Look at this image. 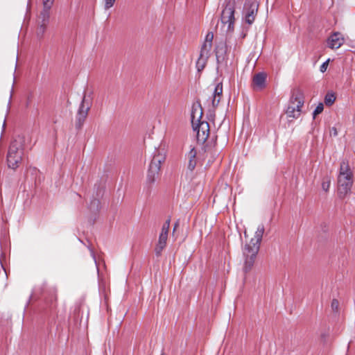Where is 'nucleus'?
Returning a JSON list of instances; mask_svg holds the SVG:
<instances>
[{
	"label": "nucleus",
	"instance_id": "nucleus-19",
	"mask_svg": "<svg viewBox=\"0 0 355 355\" xmlns=\"http://www.w3.org/2000/svg\"><path fill=\"white\" fill-rule=\"evenodd\" d=\"M42 18H43V23L42 24H41L37 29V35L38 37H42L44 33H45V31H46V21H48V19H45L44 18V15H42Z\"/></svg>",
	"mask_w": 355,
	"mask_h": 355
},
{
	"label": "nucleus",
	"instance_id": "nucleus-16",
	"mask_svg": "<svg viewBox=\"0 0 355 355\" xmlns=\"http://www.w3.org/2000/svg\"><path fill=\"white\" fill-rule=\"evenodd\" d=\"M226 45L224 42H221L218 43L215 49V53L217 59L218 60L220 57H223L226 53Z\"/></svg>",
	"mask_w": 355,
	"mask_h": 355
},
{
	"label": "nucleus",
	"instance_id": "nucleus-20",
	"mask_svg": "<svg viewBox=\"0 0 355 355\" xmlns=\"http://www.w3.org/2000/svg\"><path fill=\"white\" fill-rule=\"evenodd\" d=\"M331 184V180L329 177H326L324 178L322 183V188L324 191H327L329 189Z\"/></svg>",
	"mask_w": 355,
	"mask_h": 355
},
{
	"label": "nucleus",
	"instance_id": "nucleus-13",
	"mask_svg": "<svg viewBox=\"0 0 355 355\" xmlns=\"http://www.w3.org/2000/svg\"><path fill=\"white\" fill-rule=\"evenodd\" d=\"M223 96V84L222 83H218L214 87L212 93L211 104L214 107H216Z\"/></svg>",
	"mask_w": 355,
	"mask_h": 355
},
{
	"label": "nucleus",
	"instance_id": "nucleus-18",
	"mask_svg": "<svg viewBox=\"0 0 355 355\" xmlns=\"http://www.w3.org/2000/svg\"><path fill=\"white\" fill-rule=\"evenodd\" d=\"M208 58L209 57H202V55H200L196 62V68L198 71H201L204 69L205 67L207 64Z\"/></svg>",
	"mask_w": 355,
	"mask_h": 355
},
{
	"label": "nucleus",
	"instance_id": "nucleus-5",
	"mask_svg": "<svg viewBox=\"0 0 355 355\" xmlns=\"http://www.w3.org/2000/svg\"><path fill=\"white\" fill-rule=\"evenodd\" d=\"M197 110L192 112L191 123L193 130L196 132L197 140L199 142L204 143L209 135V125L205 121H201L199 117H196Z\"/></svg>",
	"mask_w": 355,
	"mask_h": 355
},
{
	"label": "nucleus",
	"instance_id": "nucleus-8",
	"mask_svg": "<svg viewBox=\"0 0 355 355\" xmlns=\"http://www.w3.org/2000/svg\"><path fill=\"white\" fill-rule=\"evenodd\" d=\"M234 8L232 6H227L222 11L221 22L224 27H226L227 32L234 31Z\"/></svg>",
	"mask_w": 355,
	"mask_h": 355
},
{
	"label": "nucleus",
	"instance_id": "nucleus-1",
	"mask_svg": "<svg viewBox=\"0 0 355 355\" xmlns=\"http://www.w3.org/2000/svg\"><path fill=\"white\" fill-rule=\"evenodd\" d=\"M264 232V226L259 225L255 232L254 236L249 243H246L243 249L244 259L243 270L247 273L251 270L254 265L257 254L259 250L260 243Z\"/></svg>",
	"mask_w": 355,
	"mask_h": 355
},
{
	"label": "nucleus",
	"instance_id": "nucleus-28",
	"mask_svg": "<svg viewBox=\"0 0 355 355\" xmlns=\"http://www.w3.org/2000/svg\"><path fill=\"white\" fill-rule=\"evenodd\" d=\"M199 114H200V116H201V115H202V112H199Z\"/></svg>",
	"mask_w": 355,
	"mask_h": 355
},
{
	"label": "nucleus",
	"instance_id": "nucleus-24",
	"mask_svg": "<svg viewBox=\"0 0 355 355\" xmlns=\"http://www.w3.org/2000/svg\"><path fill=\"white\" fill-rule=\"evenodd\" d=\"M330 61V59H328L327 61H325L324 62L322 63V64L320 66V71L322 73H324V71H326L327 69V67H328V64H329V62Z\"/></svg>",
	"mask_w": 355,
	"mask_h": 355
},
{
	"label": "nucleus",
	"instance_id": "nucleus-4",
	"mask_svg": "<svg viewBox=\"0 0 355 355\" xmlns=\"http://www.w3.org/2000/svg\"><path fill=\"white\" fill-rule=\"evenodd\" d=\"M166 153L164 149L155 150L153 157L149 165L147 181L148 183H154L159 176L162 164L165 161Z\"/></svg>",
	"mask_w": 355,
	"mask_h": 355
},
{
	"label": "nucleus",
	"instance_id": "nucleus-10",
	"mask_svg": "<svg viewBox=\"0 0 355 355\" xmlns=\"http://www.w3.org/2000/svg\"><path fill=\"white\" fill-rule=\"evenodd\" d=\"M169 227L170 220L168 219L162 226V231L159 236V241L155 250L157 256L160 255L162 251L166 246Z\"/></svg>",
	"mask_w": 355,
	"mask_h": 355
},
{
	"label": "nucleus",
	"instance_id": "nucleus-14",
	"mask_svg": "<svg viewBox=\"0 0 355 355\" xmlns=\"http://www.w3.org/2000/svg\"><path fill=\"white\" fill-rule=\"evenodd\" d=\"M196 155H197V150H196V148L193 146H191L190 150L187 155V157L189 161L187 168L191 171H192L196 166V163H197Z\"/></svg>",
	"mask_w": 355,
	"mask_h": 355
},
{
	"label": "nucleus",
	"instance_id": "nucleus-2",
	"mask_svg": "<svg viewBox=\"0 0 355 355\" xmlns=\"http://www.w3.org/2000/svg\"><path fill=\"white\" fill-rule=\"evenodd\" d=\"M338 193L344 197L350 191L352 186V173L349 168L348 162L343 161L340 166V173L338 178Z\"/></svg>",
	"mask_w": 355,
	"mask_h": 355
},
{
	"label": "nucleus",
	"instance_id": "nucleus-27",
	"mask_svg": "<svg viewBox=\"0 0 355 355\" xmlns=\"http://www.w3.org/2000/svg\"><path fill=\"white\" fill-rule=\"evenodd\" d=\"M244 235H245V237L247 236V232H246V231H245V232H244Z\"/></svg>",
	"mask_w": 355,
	"mask_h": 355
},
{
	"label": "nucleus",
	"instance_id": "nucleus-3",
	"mask_svg": "<svg viewBox=\"0 0 355 355\" xmlns=\"http://www.w3.org/2000/svg\"><path fill=\"white\" fill-rule=\"evenodd\" d=\"M24 138L21 136L16 137L10 146L7 161L9 168H16L21 161Z\"/></svg>",
	"mask_w": 355,
	"mask_h": 355
},
{
	"label": "nucleus",
	"instance_id": "nucleus-21",
	"mask_svg": "<svg viewBox=\"0 0 355 355\" xmlns=\"http://www.w3.org/2000/svg\"><path fill=\"white\" fill-rule=\"evenodd\" d=\"M336 100V97L333 94H327L325 96L324 101L327 105H331Z\"/></svg>",
	"mask_w": 355,
	"mask_h": 355
},
{
	"label": "nucleus",
	"instance_id": "nucleus-9",
	"mask_svg": "<svg viewBox=\"0 0 355 355\" xmlns=\"http://www.w3.org/2000/svg\"><path fill=\"white\" fill-rule=\"evenodd\" d=\"M89 109L90 102L85 96L83 98L76 116V125L78 128H80L83 125L87 116Z\"/></svg>",
	"mask_w": 355,
	"mask_h": 355
},
{
	"label": "nucleus",
	"instance_id": "nucleus-26",
	"mask_svg": "<svg viewBox=\"0 0 355 355\" xmlns=\"http://www.w3.org/2000/svg\"><path fill=\"white\" fill-rule=\"evenodd\" d=\"M178 223H176L175 224V226H174V229H173V230H174V231L176 230V228L178 227Z\"/></svg>",
	"mask_w": 355,
	"mask_h": 355
},
{
	"label": "nucleus",
	"instance_id": "nucleus-12",
	"mask_svg": "<svg viewBox=\"0 0 355 355\" xmlns=\"http://www.w3.org/2000/svg\"><path fill=\"white\" fill-rule=\"evenodd\" d=\"M344 43V38L339 33H334L332 34L327 40V45L329 48L338 49Z\"/></svg>",
	"mask_w": 355,
	"mask_h": 355
},
{
	"label": "nucleus",
	"instance_id": "nucleus-15",
	"mask_svg": "<svg viewBox=\"0 0 355 355\" xmlns=\"http://www.w3.org/2000/svg\"><path fill=\"white\" fill-rule=\"evenodd\" d=\"M266 76L263 73L256 74L253 78L254 87L256 89H261L265 87Z\"/></svg>",
	"mask_w": 355,
	"mask_h": 355
},
{
	"label": "nucleus",
	"instance_id": "nucleus-6",
	"mask_svg": "<svg viewBox=\"0 0 355 355\" xmlns=\"http://www.w3.org/2000/svg\"><path fill=\"white\" fill-rule=\"evenodd\" d=\"M304 105L303 95L297 92L292 96L286 111L288 117L297 119L301 114V108Z\"/></svg>",
	"mask_w": 355,
	"mask_h": 355
},
{
	"label": "nucleus",
	"instance_id": "nucleus-7",
	"mask_svg": "<svg viewBox=\"0 0 355 355\" xmlns=\"http://www.w3.org/2000/svg\"><path fill=\"white\" fill-rule=\"evenodd\" d=\"M259 4L256 1H248L245 2L243 7V19L245 22L249 25H251L255 20Z\"/></svg>",
	"mask_w": 355,
	"mask_h": 355
},
{
	"label": "nucleus",
	"instance_id": "nucleus-17",
	"mask_svg": "<svg viewBox=\"0 0 355 355\" xmlns=\"http://www.w3.org/2000/svg\"><path fill=\"white\" fill-rule=\"evenodd\" d=\"M54 0H43L44 5V11L41 13L42 15H44V18H49L48 11L51 8Z\"/></svg>",
	"mask_w": 355,
	"mask_h": 355
},
{
	"label": "nucleus",
	"instance_id": "nucleus-22",
	"mask_svg": "<svg viewBox=\"0 0 355 355\" xmlns=\"http://www.w3.org/2000/svg\"><path fill=\"white\" fill-rule=\"evenodd\" d=\"M323 110H324V105H323V104H322V103H319V104L317 105V107H315V110L313 111V119H315V116H316L318 114H319L322 113V111H323Z\"/></svg>",
	"mask_w": 355,
	"mask_h": 355
},
{
	"label": "nucleus",
	"instance_id": "nucleus-23",
	"mask_svg": "<svg viewBox=\"0 0 355 355\" xmlns=\"http://www.w3.org/2000/svg\"><path fill=\"white\" fill-rule=\"evenodd\" d=\"M115 1H116V0H104V2H105L104 8H105V10H108L110 8H112L114 6Z\"/></svg>",
	"mask_w": 355,
	"mask_h": 355
},
{
	"label": "nucleus",
	"instance_id": "nucleus-11",
	"mask_svg": "<svg viewBox=\"0 0 355 355\" xmlns=\"http://www.w3.org/2000/svg\"><path fill=\"white\" fill-rule=\"evenodd\" d=\"M213 39V33H208L205 37V42H203L200 49V55H202V57H209L210 52L212 48Z\"/></svg>",
	"mask_w": 355,
	"mask_h": 355
},
{
	"label": "nucleus",
	"instance_id": "nucleus-25",
	"mask_svg": "<svg viewBox=\"0 0 355 355\" xmlns=\"http://www.w3.org/2000/svg\"><path fill=\"white\" fill-rule=\"evenodd\" d=\"M331 308L334 311H337L339 306V302L337 300H333L331 302Z\"/></svg>",
	"mask_w": 355,
	"mask_h": 355
}]
</instances>
